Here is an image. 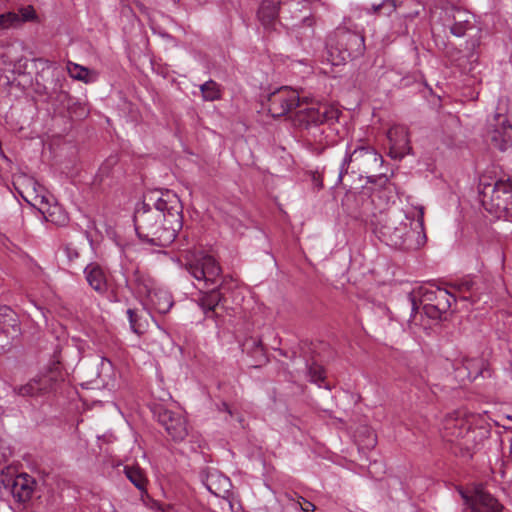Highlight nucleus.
Listing matches in <instances>:
<instances>
[{"label": "nucleus", "instance_id": "obj_1", "mask_svg": "<svg viewBox=\"0 0 512 512\" xmlns=\"http://www.w3.org/2000/svg\"><path fill=\"white\" fill-rule=\"evenodd\" d=\"M182 204L171 192H154L145 197L134 213L138 237L151 245L167 247L183 226Z\"/></svg>", "mask_w": 512, "mask_h": 512}, {"label": "nucleus", "instance_id": "obj_2", "mask_svg": "<svg viewBox=\"0 0 512 512\" xmlns=\"http://www.w3.org/2000/svg\"><path fill=\"white\" fill-rule=\"evenodd\" d=\"M424 212L420 208L417 219L405 216V219L396 224H384L375 229L380 240L387 245L402 250H417L426 243L424 231Z\"/></svg>", "mask_w": 512, "mask_h": 512}, {"label": "nucleus", "instance_id": "obj_3", "mask_svg": "<svg viewBox=\"0 0 512 512\" xmlns=\"http://www.w3.org/2000/svg\"><path fill=\"white\" fill-rule=\"evenodd\" d=\"M480 200L490 214L497 218L512 216V183L509 179L488 181L485 175L479 182Z\"/></svg>", "mask_w": 512, "mask_h": 512}, {"label": "nucleus", "instance_id": "obj_4", "mask_svg": "<svg viewBox=\"0 0 512 512\" xmlns=\"http://www.w3.org/2000/svg\"><path fill=\"white\" fill-rule=\"evenodd\" d=\"M475 416L457 411L449 414L443 420V437L448 442H458L465 449L470 450L477 445V438H487L489 431L486 428L472 429Z\"/></svg>", "mask_w": 512, "mask_h": 512}, {"label": "nucleus", "instance_id": "obj_5", "mask_svg": "<svg viewBox=\"0 0 512 512\" xmlns=\"http://www.w3.org/2000/svg\"><path fill=\"white\" fill-rule=\"evenodd\" d=\"M326 48L329 56L328 60L333 65H340L348 59L363 55L365 50L364 37L357 32L339 28L329 36Z\"/></svg>", "mask_w": 512, "mask_h": 512}, {"label": "nucleus", "instance_id": "obj_6", "mask_svg": "<svg viewBox=\"0 0 512 512\" xmlns=\"http://www.w3.org/2000/svg\"><path fill=\"white\" fill-rule=\"evenodd\" d=\"M383 163L382 156L371 146H358L353 150L347 148L338 175V181L341 182L344 175L349 171L364 176L369 182H374L375 175L371 173L378 170Z\"/></svg>", "mask_w": 512, "mask_h": 512}, {"label": "nucleus", "instance_id": "obj_7", "mask_svg": "<svg viewBox=\"0 0 512 512\" xmlns=\"http://www.w3.org/2000/svg\"><path fill=\"white\" fill-rule=\"evenodd\" d=\"M339 115L340 111L329 105L305 106L299 103L292 122L299 128L312 129L323 124H334L338 121Z\"/></svg>", "mask_w": 512, "mask_h": 512}, {"label": "nucleus", "instance_id": "obj_8", "mask_svg": "<svg viewBox=\"0 0 512 512\" xmlns=\"http://www.w3.org/2000/svg\"><path fill=\"white\" fill-rule=\"evenodd\" d=\"M456 301V295L440 287L423 288L421 302L424 313L431 319H441Z\"/></svg>", "mask_w": 512, "mask_h": 512}, {"label": "nucleus", "instance_id": "obj_9", "mask_svg": "<svg viewBox=\"0 0 512 512\" xmlns=\"http://www.w3.org/2000/svg\"><path fill=\"white\" fill-rule=\"evenodd\" d=\"M152 412L172 440L183 441L187 437L188 423L182 413L171 411L162 405H155Z\"/></svg>", "mask_w": 512, "mask_h": 512}, {"label": "nucleus", "instance_id": "obj_10", "mask_svg": "<svg viewBox=\"0 0 512 512\" xmlns=\"http://www.w3.org/2000/svg\"><path fill=\"white\" fill-rule=\"evenodd\" d=\"M187 271L204 286L215 284L220 276L221 268L216 260L206 254H199L194 259L187 258Z\"/></svg>", "mask_w": 512, "mask_h": 512}, {"label": "nucleus", "instance_id": "obj_11", "mask_svg": "<svg viewBox=\"0 0 512 512\" xmlns=\"http://www.w3.org/2000/svg\"><path fill=\"white\" fill-rule=\"evenodd\" d=\"M299 94L296 90L283 86L269 94L267 99L268 112L274 118L282 117L298 107Z\"/></svg>", "mask_w": 512, "mask_h": 512}, {"label": "nucleus", "instance_id": "obj_12", "mask_svg": "<svg viewBox=\"0 0 512 512\" xmlns=\"http://www.w3.org/2000/svg\"><path fill=\"white\" fill-rule=\"evenodd\" d=\"M20 334L16 313L7 306H0V354L8 351L12 341Z\"/></svg>", "mask_w": 512, "mask_h": 512}, {"label": "nucleus", "instance_id": "obj_13", "mask_svg": "<svg viewBox=\"0 0 512 512\" xmlns=\"http://www.w3.org/2000/svg\"><path fill=\"white\" fill-rule=\"evenodd\" d=\"M2 483L11 492L13 498L20 503H25L31 499L37 484L34 477L27 473L3 478Z\"/></svg>", "mask_w": 512, "mask_h": 512}, {"label": "nucleus", "instance_id": "obj_14", "mask_svg": "<svg viewBox=\"0 0 512 512\" xmlns=\"http://www.w3.org/2000/svg\"><path fill=\"white\" fill-rule=\"evenodd\" d=\"M488 138L491 144L501 151H505L512 144V125L505 115L496 114L494 116L488 131Z\"/></svg>", "mask_w": 512, "mask_h": 512}, {"label": "nucleus", "instance_id": "obj_15", "mask_svg": "<svg viewBox=\"0 0 512 512\" xmlns=\"http://www.w3.org/2000/svg\"><path fill=\"white\" fill-rule=\"evenodd\" d=\"M443 25L450 30L452 35L463 37L468 30L474 27V16L466 10L453 7L445 11Z\"/></svg>", "mask_w": 512, "mask_h": 512}, {"label": "nucleus", "instance_id": "obj_16", "mask_svg": "<svg viewBox=\"0 0 512 512\" xmlns=\"http://www.w3.org/2000/svg\"><path fill=\"white\" fill-rule=\"evenodd\" d=\"M387 137L390 143L389 155L395 159H402L410 154L412 147L410 146L408 128L404 125H394L388 132Z\"/></svg>", "mask_w": 512, "mask_h": 512}, {"label": "nucleus", "instance_id": "obj_17", "mask_svg": "<svg viewBox=\"0 0 512 512\" xmlns=\"http://www.w3.org/2000/svg\"><path fill=\"white\" fill-rule=\"evenodd\" d=\"M470 506V512H501L502 505L483 488H476L471 497L464 496Z\"/></svg>", "mask_w": 512, "mask_h": 512}, {"label": "nucleus", "instance_id": "obj_18", "mask_svg": "<svg viewBox=\"0 0 512 512\" xmlns=\"http://www.w3.org/2000/svg\"><path fill=\"white\" fill-rule=\"evenodd\" d=\"M54 385L55 379L52 375H42L30 380L25 385L14 388V391L23 397H34L51 391Z\"/></svg>", "mask_w": 512, "mask_h": 512}, {"label": "nucleus", "instance_id": "obj_19", "mask_svg": "<svg viewBox=\"0 0 512 512\" xmlns=\"http://www.w3.org/2000/svg\"><path fill=\"white\" fill-rule=\"evenodd\" d=\"M36 19L37 14L33 6L28 5L25 7H21L19 8L18 13L6 12L0 14V30L18 27L22 23L35 21Z\"/></svg>", "mask_w": 512, "mask_h": 512}, {"label": "nucleus", "instance_id": "obj_20", "mask_svg": "<svg viewBox=\"0 0 512 512\" xmlns=\"http://www.w3.org/2000/svg\"><path fill=\"white\" fill-rule=\"evenodd\" d=\"M207 490L217 497H228L231 489V481L218 471H209L203 480Z\"/></svg>", "mask_w": 512, "mask_h": 512}, {"label": "nucleus", "instance_id": "obj_21", "mask_svg": "<svg viewBox=\"0 0 512 512\" xmlns=\"http://www.w3.org/2000/svg\"><path fill=\"white\" fill-rule=\"evenodd\" d=\"M227 285L228 283L224 281L219 285V287L213 288L199 299V305L206 316H209V313H213L215 308L220 304H226L227 299L225 292Z\"/></svg>", "mask_w": 512, "mask_h": 512}, {"label": "nucleus", "instance_id": "obj_22", "mask_svg": "<svg viewBox=\"0 0 512 512\" xmlns=\"http://www.w3.org/2000/svg\"><path fill=\"white\" fill-rule=\"evenodd\" d=\"M284 0H263L257 12V17L265 29L274 27L279 14L280 5Z\"/></svg>", "mask_w": 512, "mask_h": 512}, {"label": "nucleus", "instance_id": "obj_23", "mask_svg": "<svg viewBox=\"0 0 512 512\" xmlns=\"http://www.w3.org/2000/svg\"><path fill=\"white\" fill-rule=\"evenodd\" d=\"M88 284L98 293L104 294L107 291V278L104 270L95 263H91L84 269Z\"/></svg>", "mask_w": 512, "mask_h": 512}, {"label": "nucleus", "instance_id": "obj_24", "mask_svg": "<svg viewBox=\"0 0 512 512\" xmlns=\"http://www.w3.org/2000/svg\"><path fill=\"white\" fill-rule=\"evenodd\" d=\"M242 352L252 357L256 365H262L266 362L265 349L262 340L258 337H247L241 343Z\"/></svg>", "mask_w": 512, "mask_h": 512}, {"label": "nucleus", "instance_id": "obj_25", "mask_svg": "<svg viewBox=\"0 0 512 512\" xmlns=\"http://www.w3.org/2000/svg\"><path fill=\"white\" fill-rule=\"evenodd\" d=\"M148 298L152 308L160 314L169 312L173 306L171 294L162 289H155L149 292Z\"/></svg>", "mask_w": 512, "mask_h": 512}, {"label": "nucleus", "instance_id": "obj_26", "mask_svg": "<svg viewBox=\"0 0 512 512\" xmlns=\"http://www.w3.org/2000/svg\"><path fill=\"white\" fill-rule=\"evenodd\" d=\"M67 71L72 78L84 83H92L96 79V74L94 72L89 70L87 67L71 61L67 63Z\"/></svg>", "mask_w": 512, "mask_h": 512}, {"label": "nucleus", "instance_id": "obj_27", "mask_svg": "<svg viewBox=\"0 0 512 512\" xmlns=\"http://www.w3.org/2000/svg\"><path fill=\"white\" fill-rule=\"evenodd\" d=\"M204 101H216L221 98L220 85L214 80H208L199 86Z\"/></svg>", "mask_w": 512, "mask_h": 512}, {"label": "nucleus", "instance_id": "obj_28", "mask_svg": "<svg viewBox=\"0 0 512 512\" xmlns=\"http://www.w3.org/2000/svg\"><path fill=\"white\" fill-rule=\"evenodd\" d=\"M452 288L455 290L454 295L456 298H460L462 300H472V293L474 288V282L471 279H461L456 281Z\"/></svg>", "mask_w": 512, "mask_h": 512}, {"label": "nucleus", "instance_id": "obj_29", "mask_svg": "<svg viewBox=\"0 0 512 512\" xmlns=\"http://www.w3.org/2000/svg\"><path fill=\"white\" fill-rule=\"evenodd\" d=\"M125 475L127 478L138 488L141 492L146 491V478L142 472V470L138 467L133 466H125L124 468Z\"/></svg>", "mask_w": 512, "mask_h": 512}, {"label": "nucleus", "instance_id": "obj_30", "mask_svg": "<svg viewBox=\"0 0 512 512\" xmlns=\"http://www.w3.org/2000/svg\"><path fill=\"white\" fill-rule=\"evenodd\" d=\"M476 361L467 360L461 366L456 368L457 376L464 379L475 380L482 372L478 369H472Z\"/></svg>", "mask_w": 512, "mask_h": 512}, {"label": "nucleus", "instance_id": "obj_31", "mask_svg": "<svg viewBox=\"0 0 512 512\" xmlns=\"http://www.w3.org/2000/svg\"><path fill=\"white\" fill-rule=\"evenodd\" d=\"M310 380L318 385L325 379V371L321 365L312 363L308 367Z\"/></svg>", "mask_w": 512, "mask_h": 512}, {"label": "nucleus", "instance_id": "obj_32", "mask_svg": "<svg viewBox=\"0 0 512 512\" xmlns=\"http://www.w3.org/2000/svg\"><path fill=\"white\" fill-rule=\"evenodd\" d=\"M127 315H128V319H129V323H130V327H131L132 331L137 334L142 333L141 325L138 323L137 313L132 309H128Z\"/></svg>", "mask_w": 512, "mask_h": 512}, {"label": "nucleus", "instance_id": "obj_33", "mask_svg": "<svg viewBox=\"0 0 512 512\" xmlns=\"http://www.w3.org/2000/svg\"><path fill=\"white\" fill-rule=\"evenodd\" d=\"M229 504L231 512H243L242 504L238 499H236L233 493L230 491L228 497H223Z\"/></svg>", "mask_w": 512, "mask_h": 512}, {"label": "nucleus", "instance_id": "obj_34", "mask_svg": "<svg viewBox=\"0 0 512 512\" xmlns=\"http://www.w3.org/2000/svg\"><path fill=\"white\" fill-rule=\"evenodd\" d=\"M382 6V14L386 16H390L393 12L396 11L398 4L397 0H383L381 2Z\"/></svg>", "mask_w": 512, "mask_h": 512}, {"label": "nucleus", "instance_id": "obj_35", "mask_svg": "<svg viewBox=\"0 0 512 512\" xmlns=\"http://www.w3.org/2000/svg\"><path fill=\"white\" fill-rule=\"evenodd\" d=\"M363 433L366 434V439L363 441V446L365 448H373L375 445H376V435L375 433L367 428V427H364L363 428Z\"/></svg>", "mask_w": 512, "mask_h": 512}, {"label": "nucleus", "instance_id": "obj_36", "mask_svg": "<svg viewBox=\"0 0 512 512\" xmlns=\"http://www.w3.org/2000/svg\"><path fill=\"white\" fill-rule=\"evenodd\" d=\"M313 24H314L313 19L310 16L305 15L301 18V24H298V23L292 24V28L294 30H299V29L303 28L304 26H306V27L312 29Z\"/></svg>", "mask_w": 512, "mask_h": 512}, {"label": "nucleus", "instance_id": "obj_37", "mask_svg": "<svg viewBox=\"0 0 512 512\" xmlns=\"http://www.w3.org/2000/svg\"><path fill=\"white\" fill-rule=\"evenodd\" d=\"M63 252L70 262L77 259L79 256L78 251L71 245H65L63 247Z\"/></svg>", "mask_w": 512, "mask_h": 512}, {"label": "nucleus", "instance_id": "obj_38", "mask_svg": "<svg viewBox=\"0 0 512 512\" xmlns=\"http://www.w3.org/2000/svg\"><path fill=\"white\" fill-rule=\"evenodd\" d=\"M301 500L303 501L302 503L299 502L300 504V507L302 509L303 512H314L316 507L313 503H311L310 501L308 500H305L304 498L301 497Z\"/></svg>", "mask_w": 512, "mask_h": 512}, {"label": "nucleus", "instance_id": "obj_39", "mask_svg": "<svg viewBox=\"0 0 512 512\" xmlns=\"http://www.w3.org/2000/svg\"><path fill=\"white\" fill-rule=\"evenodd\" d=\"M117 162V159L116 157H109L106 162L100 167V172L104 175V174H108V168L109 166L111 165H114L116 164Z\"/></svg>", "mask_w": 512, "mask_h": 512}, {"label": "nucleus", "instance_id": "obj_40", "mask_svg": "<svg viewBox=\"0 0 512 512\" xmlns=\"http://www.w3.org/2000/svg\"><path fill=\"white\" fill-rule=\"evenodd\" d=\"M467 45L470 47L472 51H474L480 45V41L477 38H472L467 41Z\"/></svg>", "mask_w": 512, "mask_h": 512}, {"label": "nucleus", "instance_id": "obj_41", "mask_svg": "<svg viewBox=\"0 0 512 512\" xmlns=\"http://www.w3.org/2000/svg\"><path fill=\"white\" fill-rule=\"evenodd\" d=\"M368 13H373V14H380V13H382L381 3L373 5L371 7V10H368Z\"/></svg>", "mask_w": 512, "mask_h": 512}, {"label": "nucleus", "instance_id": "obj_42", "mask_svg": "<svg viewBox=\"0 0 512 512\" xmlns=\"http://www.w3.org/2000/svg\"><path fill=\"white\" fill-rule=\"evenodd\" d=\"M411 303H412V310L414 311L416 309V303H415V300L412 298L411 299Z\"/></svg>", "mask_w": 512, "mask_h": 512}, {"label": "nucleus", "instance_id": "obj_43", "mask_svg": "<svg viewBox=\"0 0 512 512\" xmlns=\"http://www.w3.org/2000/svg\"><path fill=\"white\" fill-rule=\"evenodd\" d=\"M223 406L225 407V409H226L228 412H230V411H229V409H228V405H227L226 403H224V404H223Z\"/></svg>", "mask_w": 512, "mask_h": 512}]
</instances>
